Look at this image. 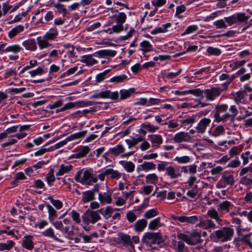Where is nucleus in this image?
<instances>
[{"label":"nucleus","mask_w":252,"mask_h":252,"mask_svg":"<svg viewBox=\"0 0 252 252\" xmlns=\"http://www.w3.org/2000/svg\"><path fill=\"white\" fill-rule=\"evenodd\" d=\"M74 179L82 185L90 186L97 181V178L94 176L93 170H79L75 175Z\"/></svg>","instance_id":"1"},{"label":"nucleus","mask_w":252,"mask_h":252,"mask_svg":"<svg viewBox=\"0 0 252 252\" xmlns=\"http://www.w3.org/2000/svg\"><path fill=\"white\" fill-rule=\"evenodd\" d=\"M234 234V230L230 227H224L221 229L216 230L212 235V239L214 241L217 240L224 242L230 240Z\"/></svg>","instance_id":"2"},{"label":"nucleus","mask_w":252,"mask_h":252,"mask_svg":"<svg viewBox=\"0 0 252 252\" xmlns=\"http://www.w3.org/2000/svg\"><path fill=\"white\" fill-rule=\"evenodd\" d=\"M177 237L178 239L192 246L195 245L202 241L200 232L193 231L189 235L182 233H178Z\"/></svg>","instance_id":"3"},{"label":"nucleus","mask_w":252,"mask_h":252,"mask_svg":"<svg viewBox=\"0 0 252 252\" xmlns=\"http://www.w3.org/2000/svg\"><path fill=\"white\" fill-rule=\"evenodd\" d=\"M142 241L150 247L153 244H159L163 242L161 235L159 232H147L143 235Z\"/></svg>","instance_id":"4"},{"label":"nucleus","mask_w":252,"mask_h":252,"mask_svg":"<svg viewBox=\"0 0 252 252\" xmlns=\"http://www.w3.org/2000/svg\"><path fill=\"white\" fill-rule=\"evenodd\" d=\"M228 85L229 83H225L222 85L221 87H212L204 90L206 99L210 101L215 100L216 97L220 95L222 91L227 89Z\"/></svg>","instance_id":"5"},{"label":"nucleus","mask_w":252,"mask_h":252,"mask_svg":"<svg viewBox=\"0 0 252 252\" xmlns=\"http://www.w3.org/2000/svg\"><path fill=\"white\" fill-rule=\"evenodd\" d=\"M83 224H94L101 220L98 210H87L82 216Z\"/></svg>","instance_id":"6"},{"label":"nucleus","mask_w":252,"mask_h":252,"mask_svg":"<svg viewBox=\"0 0 252 252\" xmlns=\"http://www.w3.org/2000/svg\"><path fill=\"white\" fill-rule=\"evenodd\" d=\"M250 18L249 16H247L244 13H237L231 16L225 17V21L230 26L237 23H243L246 22Z\"/></svg>","instance_id":"7"},{"label":"nucleus","mask_w":252,"mask_h":252,"mask_svg":"<svg viewBox=\"0 0 252 252\" xmlns=\"http://www.w3.org/2000/svg\"><path fill=\"white\" fill-rule=\"evenodd\" d=\"M235 183V180L232 173L225 171L223 173L221 178L217 184V187L224 188L226 186L232 187Z\"/></svg>","instance_id":"8"},{"label":"nucleus","mask_w":252,"mask_h":252,"mask_svg":"<svg viewBox=\"0 0 252 252\" xmlns=\"http://www.w3.org/2000/svg\"><path fill=\"white\" fill-rule=\"evenodd\" d=\"M95 192H98V185H96L94 189L82 192V199L83 203H87L94 199Z\"/></svg>","instance_id":"9"},{"label":"nucleus","mask_w":252,"mask_h":252,"mask_svg":"<svg viewBox=\"0 0 252 252\" xmlns=\"http://www.w3.org/2000/svg\"><path fill=\"white\" fill-rule=\"evenodd\" d=\"M191 140V137L187 132L181 131L177 133L173 137V140L175 143H179L183 142H189Z\"/></svg>","instance_id":"10"},{"label":"nucleus","mask_w":252,"mask_h":252,"mask_svg":"<svg viewBox=\"0 0 252 252\" xmlns=\"http://www.w3.org/2000/svg\"><path fill=\"white\" fill-rule=\"evenodd\" d=\"M211 121L209 118H204L201 119L198 123L196 127V129L197 132L200 133H203L208 126L210 124Z\"/></svg>","instance_id":"11"},{"label":"nucleus","mask_w":252,"mask_h":252,"mask_svg":"<svg viewBox=\"0 0 252 252\" xmlns=\"http://www.w3.org/2000/svg\"><path fill=\"white\" fill-rule=\"evenodd\" d=\"M175 220H177L181 222H188L190 224H194L198 221V217L196 216L190 217L177 216L174 218Z\"/></svg>","instance_id":"12"},{"label":"nucleus","mask_w":252,"mask_h":252,"mask_svg":"<svg viewBox=\"0 0 252 252\" xmlns=\"http://www.w3.org/2000/svg\"><path fill=\"white\" fill-rule=\"evenodd\" d=\"M111 196L112 193L110 191L104 193H99L98 194V200L101 204H110L112 201Z\"/></svg>","instance_id":"13"},{"label":"nucleus","mask_w":252,"mask_h":252,"mask_svg":"<svg viewBox=\"0 0 252 252\" xmlns=\"http://www.w3.org/2000/svg\"><path fill=\"white\" fill-rule=\"evenodd\" d=\"M199 227H202L204 229H214L216 225L213 220L210 219H201L199 223L197 225Z\"/></svg>","instance_id":"14"},{"label":"nucleus","mask_w":252,"mask_h":252,"mask_svg":"<svg viewBox=\"0 0 252 252\" xmlns=\"http://www.w3.org/2000/svg\"><path fill=\"white\" fill-rule=\"evenodd\" d=\"M25 30V27L22 25H19L12 28L8 32V36L10 39L16 36L18 34L23 32Z\"/></svg>","instance_id":"15"},{"label":"nucleus","mask_w":252,"mask_h":252,"mask_svg":"<svg viewBox=\"0 0 252 252\" xmlns=\"http://www.w3.org/2000/svg\"><path fill=\"white\" fill-rule=\"evenodd\" d=\"M125 150L124 147L121 144H119L113 148H110L108 153L111 155L117 157L120 154L124 153Z\"/></svg>","instance_id":"16"},{"label":"nucleus","mask_w":252,"mask_h":252,"mask_svg":"<svg viewBox=\"0 0 252 252\" xmlns=\"http://www.w3.org/2000/svg\"><path fill=\"white\" fill-rule=\"evenodd\" d=\"M149 140L153 144V147L158 148L162 142V137L158 134L150 135L149 136Z\"/></svg>","instance_id":"17"},{"label":"nucleus","mask_w":252,"mask_h":252,"mask_svg":"<svg viewBox=\"0 0 252 252\" xmlns=\"http://www.w3.org/2000/svg\"><path fill=\"white\" fill-rule=\"evenodd\" d=\"M105 174H107V176L109 175L111 179L116 180H119L122 175V173L112 168L105 169Z\"/></svg>","instance_id":"18"},{"label":"nucleus","mask_w":252,"mask_h":252,"mask_svg":"<svg viewBox=\"0 0 252 252\" xmlns=\"http://www.w3.org/2000/svg\"><path fill=\"white\" fill-rule=\"evenodd\" d=\"M117 54V52L115 50H101L95 53V55L102 58L106 57H113Z\"/></svg>","instance_id":"19"},{"label":"nucleus","mask_w":252,"mask_h":252,"mask_svg":"<svg viewBox=\"0 0 252 252\" xmlns=\"http://www.w3.org/2000/svg\"><path fill=\"white\" fill-rule=\"evenodd\" d=\"M207 215L209 217L214 219L219 224H222V220L219 217L218 212L215 209L209 210L207 211Z\"/></svg>","instance_id":"20"},{"label":"nucleus","mask_w":252,"mask_h":252,"mask_svg":"<svg viewBox=\"0 0 252 252\" xmlns=\"http://www.w3.org/2000/svg\"><path fill=\"white\" fill-rule=\"evenodd\" d=\"M58 35V32L56 28H51L43 36V38L48 40H53Z\"/></svg>","instance_id":"21"},{"label":"nucleus","mask_w":252,"mask_h":252,"mask_svg":"<svg viewBox=\"0 0 252 252\" xmlns=\"http://www.w3.org/2000/svg\"><path fill=\"white\" fill-rule=\"evenodd\" d=\"M119 164L121 165L127 172H132L134 170L135 165L130 161L121 160L119 161Z\"/></svg>","instance_id":"22"},{"label":"nucleus","mask_w":252,"mask_h":252,"mask_svg":"<svg viewBox=\"0 0 252 252\" xmlns=\"http://www.w3.org/2000/svg\"><path fill=\"white\" fill-rule=\"evenodd\" d=\"M94 55H88L81 57V62L86 63L87 65H93L97 63V61L93 58Z\"/></svg>","instance_id":"23"},{"label":"nucleus","mask_w":252,"mask_h":252,"mask_svg":"<svg viewBox=\"0 0 252 252\" xmlns=\"http://www.w3.org/2000/svg\"><path fill=\"white\" fill-rule=\"evenodd\" d=\"M42 234L44 236L51 238L56 241L60 242L61 243L63 242V240H61L59 237H58L57 235H55L54 231L53 229L51 228H49L46 229L44 232H42Z\"/></svg>","instance_id":"24"},{"label":"nucleus","mask_w":252,"mask_h":252,"mask_svg":"<svg viewBox=\"0 0 252 252\" xmlns=\"http://www.w3.org/2000/svg\"><path fill=\"white\" fill-rule=\"evenodd\" d=\"M162 226L161 223V219L159 217H158L153 220H152L149 223L148 228L151 230H155L159 228Z\"/></svg>","instance_id":"25"},{"label":"nucleus","mask_w":252,"mask_h":252,"mask_svg":"<svg viewBox=\"0 0 252 252\" xmlns=\"http://www.w3.org/2000/svg\"><path fill=\"white\" fill-rule=\"evenodd\" d=\"M23 45L27 50L31 51H34L37 48L35 41L33 39H29L24 41Z\"/></svg>","instance_id":"26"},{"label":"nucleus","mask_w":252,"mask_h":252,"mask_svg":"<svg viewBox=\"0 0 252 252\" xmlns=\"http://www.w3.org/2000/svg\"><path fill=\"white\" fill-rule=\"evenodd\" d=\"M120 240L123 243L124 246H132L134 247L132 245L131 240L130 239V237L128 235L125 234L123 233H120L119 235Z\"/></svg>","instance_id":"27"},{"label":"nucleus","mask_w":252,"mask_h":252,"mask_svg":"<svg viewBox=\"0 0 252 252\" xmlns=\"http://www.w3.org/2000/svg\"><path fill=\"white\" fill-rule=\"evenodd\" d=\"M156 169V164L150 162H144L142 164L140 165L137 168L139 172L140 170H149Z\"/></svg>","instance_id":"28"},{"label":"nucleus","mask_w":252,"mask_h":252,"mask_svg":"<svg viewBox=\"0 0 252 252\" xmlns=\"http://www.w3.org/2000/svg\"><path fill=\"white\" fill-rule=\"evenodd\" d=\"M147 221L145 219L138 220L135 223L134 229L137 232L142 231L146 227Z\"/></svg>","instance_id":"29"},{"label":"nucleus","mask_w":252,"mask_h":252,"mask_svg":"<svg viewBox=\"0 0 252 252\" xmlns=\"http://www.w3.org/2000/svg\"><path fill=\"white\" fill-rule=\"evenodd\" d=\"M167 174L171 179H175L181 176V174L176 171L175 169L172 166L167 167L165 169Z\"/></svg>","instance_id":"30"},{"label":"nucleus","mask_w":252,"mask_h":252,"mask_svg":"<svg viewBox=\"0 0 252 252\" xmlns=\"http://www.w3.org/2000/svg\"><path fill=\"white\" fill-rule=\"evenodd\" d=\"M234 99L237 104H245V94L242 92H237L234 95Z\"/></svg>","instance_id":"31"},{"label":"nucleus","mask_w":252,"mask_h":252,"mask_svg":"<svg viewBox=\"0 0 252 252\" xmlns=\"http://www.w3.org/2000/svg\"><path fill=\"white\" fill-rule=\"evenodd\" d=\"M72 168L73 167L71 165H64V164H61L58 171L56 173V176H62L71 171Z\"/></svg>","instance_id":"32"},{"label":"nucleus","mask_w":252,"mask_h":252,"mask_svg":"<svg viewBox=\"0 0 252 252\" xmlns=\"http://www.w3.org/2000/svg\"><path fill=\"white\" fill-rule=\"evenodd\" d=\"M232 206V204L229 201L225 200L219 204L218 210V211H224L229 212L230 208Z\"/></svg>","instance_id":"33"},{"label":"nucleus","mask_w":252,"mask_h":252,"mask_svg":"<svg viewBox=\"0 0 252 252\" xmlns=\"http://www.w3.org/2000/svg\"><path fill=\"white\" fill-rule=\"evenodd\" d=\"M114 210L110 206H107L104 210L103 209L98 210L99 214H101L106 219L110 218Z\"/></svg>","instance_id":"34"},{"label":"nucleus","mask_w":252,"mask_h":252,"mask_svg":"<svg viewBox=\"0 0 252 252\" xmlns=\"http://www.w3.org/2000/svg\"><path fill=\"white\" fill-rule=\"evenodd\" d=\"M183 241H179L178 242L175 241L174 246V249L176 252H183L185 251L187 247L186 246Z\"/></svg>","instance_id":"35"},{"label":"nucleus","mask_w":252,"mask_h":252,"mask_svg":"<svg viewBox=\"0 0 252 252\" xmlns=\"http://www.w3.org/2000/svg\"><path fill=\"white\" fill-rule=\"evenodd\" d=\"M32 236H26L25 240H23L22 246L27 250H31L34 246V243L31 239Z\"/></svg>","instance_id":"36"},{"label":"nucleus","mask_w":252,"mask_h":252,"mask_svg":"<svg viewBox=\"0 0 252 252\" xmlns=\"http://www.w3.org/2000/svg\"><path fill=\"white\" fill-rule=\"evenodd\" d=\"M86 133L87 131H83L80 132L76 133L67 137L65 140L67 143L69 141L84 137L86 135Z\"/></svg>","instance_id":"37"},{"label":"nucleus","mask_w":252,"mask_h":252,"mask_svg":"<svg viewBox=\"0 0 252 252\" xmlns=\"http://www.w3.org/2000/svg\"><path fill=\"white\" fill-rule=\"evenodd\" d=\"M15 245V242L12 240L7 241L6 243H0V251L4 250L9 251Z\"/></svg>","instance_id":"38"},{"label":"nucleus","mask_w":252,"mask_h":252,"mask_svg":"<svg viewBox=\"0 0 252 252\" xmlns=\"http://www.w3.org/2000/svg\"><path fill=\"white\" fill-rule=\"evenodd\" d=\"M171 24L170 23H166V24L162 25L161 27L157 28L152 31L151 33L152 34H155L159 32H165L167 31V29L170 27Z\"/></svg>","instance_id":"39"},{"label":"nucleus","mask_w":252,"mask_h":252,"mask_svg":"<svg viewBox=\"0 0 252 252\" xmlns=\"http://www.w3.org/2000/svg\"><path fill=\"white\" fill-rule=\"evenodd\" d=\"M22 48L18 44H13L10 45L5 48V52H12L13 53H17L21 51Z\"/></svg>","instance_id":"40"},{"label":"nucleus","mask_w":252,"mask_h":252,"mask_svg":"<svg viewBox=\"0 0 252 252\" xmlns=\"http://www.w3.org/2000/svg\"><path fill=\"white\" fill-rule=\"evenodd\" d=\"M140 46L141 47V50L144 52H149L152 51L153 49L152 45L147 40H144L141 42Z\"/></svg>","instance_id":"41"},{"label":"nucleus","mask_w":252,"mask_h":252,"mask_svg":"<svg viewBox=\"0 0 252 252\" xmlns=\"http://www.w3.org/2000/svg\"><path fill=\"white\" fill-rule=\"evenodd\" d=\"M143 140L142 138L139 137L137 138H131L130 139H126L125 140L126 143L128 146L129 148H131L136 145H137L139 142H141Z\"/></svg>","instance_id":"42"},{"label":"nucleus","mask_w":252,"mask_h":252,"mask_svg":"<svg viewBox=\"0 0 252 252\" xmlns=\"http://www.w3.org/2000/svg\"><path fill=\"white\" fill-rule=\"evenodd\" d=\"M145 179L147 183L156 185L158 182V178L156 174L152 173L147 175L145 177Z\"/></svg>","instance_id":"43"},{"label":"nucleus","mask_w":252,"mask_h":252,"mask_svg":"<svg viewBox=\"0 0 252 252\" xmlns=\"http://www.w3.org/2000/svg\"><path fill=\"white\" fill-rule=\"evenodd\" d=\"M112 18H115V20L117 24H121L123 25L126 20V16L124 12H121L118 15H114Z\"/></svg>","instance_id":"44"},{"label":"nucleus","mask_w":252,"mask_h":252,"mask_svg":"<svg viewBox=\"0 0 252 252\" xmlns=\"http://www.w3.org/2000/svg\"><path fill=\"white\" fill-rule=\"evenodd\" d=\"M228 108V106L226 104L217 105L215 107L216 112L214 114V118L216 117L217 115H220V113L225 112Z\"/></svg>","instance_id":"45"},{"label":"nucleus","mask_w":252,"mask_h":252,"mask_svg":"<svg viewBox=\"0 0 252 252\" xmlns=\"http://www.w3.org/2000/svg\"><path fill=\"white\" fill-rule=\"evenodd\" d=\"M195 116L192 115L191 116H188L180 121V123L183 125H192L195 122Z\"/></svg>","instance_id":"46"},{"label":"nucleus","mask_w":252,"mask_h":252,"mask_svg":"<svg viewBox=\"0 0 252 252\" xmlns=\"http://www.w3.org/2000/svg\"><path fill=\"white\" fill-rule=\"evenodd\" d=\"M190 158L188 156H184L182 157H176L174 158V160L180 164L188 163L190 162Z\"/></svg>","instance_id":"47"},{"label":"nucleus","mask_w":252,"mask_h":252,"mask_svg":"<svg viewBox=\"0 0 252 252\" xmlns=\"http://www.w3.org/2000/svg\"><path fill=\"white\" fill-rule=\"evenodd\" d=\"M47 208L49 213V220L52 221L57 216L56 211L50 204L47 205Z\"/></svg>","instance_id":"48"},{"label":"nucleus","mask_w":252,"mask_h":252,"mask_svg":"<svg viewBox=\"0 0 252 252\" xmlns=\"http://www.w3.org/2000/svg\"><path fill=\"white\" fill-rule=\"evenodd\" d=\"M90 149L88 146L83 147L78 153L75 155V157L80 158L85 157L90 151Z\"/></svg>","instance_id":"49"},{"label":"nucleus","mask_w":252,"mask_h":252,"mask_svg":"<svg viewBox=\"0 0 252 252\" xmlns=\"http://www.w3.org/2000/svg\"><path fill=\"white\" fill-rule=\"evenodd\" d=\"M54 169H51L46 177V180L49 186H51L52 183L54 182L55 180V177L54 175Z\"/></svg>","instance_id":"50"},{"label":"nucleus","mask_w":252,"mask_h":252,"mask_svg":"<svg viewBox=\"0 0 252 252\" xmlns=\"http://www.w3.org/2000/svg\"><path fill=\"white\" fill-rule=\"evenodd\" d=\"M134 92L133 89H130L128 90H121L120 91V99H125L129 97L131 94Z\"/></svg>","instance_id":"51"},{"label":"nucleus","mask_w":252,"mask_h":252,"mask_svg":"<svg viewBox=\"0 0 252 252\" xmlns=\"http://www.w3.org/2000/svg\"><path fill=\"white\" fill-rule=\"evenodd\" d=\"M127 78L126 75L123 74L118 76H114L111 78L110 80L111 82H114L116 83H118L120 82H122Z\"/></svg>","instance_id":"52"},{"label":"nucleus","mask_w":252,"mask_h":252,"mask_svg":"<svg viewBox=\"0 0 252 252\" xmlns=\"http://www.w3.org/2000/svg\"><path fill=\"white\" fill-rule=\"evenodd\" d=\"M158 214V211L154 209H150L145 212L144 217L147 219H150L156 217Z\"/></svg>","instance_id":"53"},{"label":"nucleus","mask_w":252,"mask_h":252,"mask_svg":"<svg viewBox=\"0 0 252 252\" xmlns=\"http://www.w3.org/2000/svg\"><path fill=\"white\" fill-rule=\"evenodd\" d=\"M37 40L39 47L40 49L47 48L51 45V44L47 41H46L45 39H42L40 37H37Z\"/></svg>","instance_id":"54"},{"label":"nucleus","mask_w":252,"mask_h":252,"mask_svg":"<svg viewBox=\"0 0 252 252\" xmlns=\"http://www.w3.org/2000/svg\"><path fill=\"white\" fill-rule=\"evenodd\" d=\"M111 71L110 69H107L103 72L98 74L96 76V81L98 83L102 82L105 78L106 75Z\"/></svg>","instance_id":"55"},{"label":"nucleus","mask_w":252,"mask_h":252,"mask_svg":"<svg viewBox=\"0 0 252 252\" xmlns=\"http://www.w3.org/2000/svg\"><path fill=\"white\" fill-rule=\"evenodd\" d=\"M207 52L211 55L219 56L221 53V51L217 48L208 47Z\"/></svg>","instance_id":"56"},{"label":"nucleus","mask_w":252,"mask_h":252,"mask_svg":"<svg viewBox=\"0 0 252 252\" xmlns=\"http://www.w3.org/2000/svg\"><path fill=\"white\" fill-rule=\"evenodd\" d=\"M230 117V115L229 113H225L222 116L220 115H217L216 117H215V121L218 123L220 122L226 121Z\"/></svg>","instance_id":"57"},{"label":"nucleus","mask_w":252,"mask_h":252,"mask_svg":"<svg viewBox=\"0 0 252 252\" xmlns=\"http://www.w3.org/2000/svg\"><path fill=\"white\" fill-rule=\"evenodd\" d=\"M48 199L50 200L52 204L57 209H60L63 207L62 202L59 200H55L52 196L48 197Z\"/></svg>","instance_id":"58"},{"label":"nucleus","mask_w":252,"mask_h":252,"mask_svg":"<svg viewBox=\"0 0 252 252\" xmlns=\"http://www.w3.org/2000/svg\"><path fill=\"white\" fill-rule=\"evenodd\" d=\"M225 22L224 19H220L215 22L214 25L218 29L226 28L227 26Z\"/></svg>","instance_id":"59"},{"label":"nucleus","mask_w":252,"mask_h":252,"mask_svg":"<svg viewBox=\"0 0 252 252\" xmlns=\"http://www.w3.org/2000/svg\"><path fill=\"white\" fill-rule=\"evenodd\" d=\"M55 7L58 9L59 13H63V16H65L67 13V10L63 5L60 3H57L55 5Z\"/></svg>","instance_id":"60"},{"label":"nucleus","mask_w":252,"mask_h":252,"mask_svg":"<svg viewBox=\"0 0 252 252\" xmlns=\"http://www.w3.org/2000/svg\"><path fill=\"white\" fill-rule=\"evenodd\" d=\"M26 176L24 173L22 172L16 173L14 177V180L12 182V184H15L19 180L25 179Z\"/></svg>","instance_id":"61"},{"label":"nucleus","mask_w":252,"mask_h":252,"mask_svg":"<svg viewBox=\"0 0 252 252\" xmlns=\"http://www.w3.org/2000/svg\"><path fill=\"white\" fill-rule=\"evenodd\" d=\"M204 93V91L201 90L200 89H196L194 90H188V94H190L194 95L196 96H201L203 97V93Z\"/></svg>","instance_id":"62"},{"label":"nucleus","mask_w":252,"mask_h":252,"mask_svg":"<svg viewBox=\"0 0 252 252\" xmlns=\"http://www.w3.org/2000/svg\"><path fill=\"white\" fill-rule=\"evenodd\" d=\"M186 7L184 5H181L176 7V11L175 13V16L181 19L182 16L180 14L185 11Z\"/></svg>","instance_id":"63"},{"label":"nucleus","mask_w":252,"mask_h":252,"mask_svg":"<svg viewBox=\"0 0 252 252\" xmlns=\"http://www.w3.org/2000/svg\"><path fill=\"white\" fill-rule=\"evenodd\" d=\"M71 218L73 221H74L77 224H79L81 222L79 214L76 211L73 210L71 212Z\"/></svg>","instance_id":"64"}]
</instances>
